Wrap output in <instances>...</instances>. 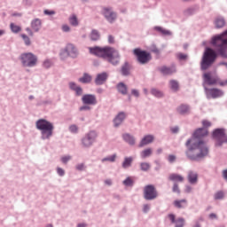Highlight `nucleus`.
Masks as SVG:
<instances>
[{"label":"nucleus","mask_w":227,"mask_h":227,"mask_svg":"<svg viewBox=\"0 0 227 227\" xmlns=\"http://www.w3.org/2000/svg\"><path fill=\"white\" fill-rule=\"evenodd\" d=\"M97 137H98V133L95 130L85 133L81 139L82 148H91V146L97 143Z\"/></svg>","instance_id":"obj_6"},{"label":"nucleus","mask_w":227,"mask_h":227,"mask_svg":"<svg viewBox=\"0 0 227 227\" xmlns=\"http://www.w3.org/2000/svg\"><path fill=\"white\" fill-rule=\"evenodd\" d=\"M150 168H152V165L148 162H141L140 163V169L146 173L147 171H150Z\"/></svg>","instance_id":"obj_36"},{"label":"nucleus","mask_w":227,"mask_h":227,"mask_svg":"<svg viewBox=\"0 0 227 227\" xmlns=\"http://www.w3.org/2000/svg\"><path fill=\"white\" fill-rule=\"evenodd\" d=\"M108 43H114V36L108 35Z\"/></svg>","instance_id":"obj_63"},{"label":"nucleus","mask_w":227,"mask_h":227,"mask_svg":"<svg viewBox=\"0 0 227 227\" xmlns=\"http://www.w3.org/2000/svg\"><path fill=\"white\" fill-rule=\"evenodd\" d=\"M19 59L23 68H34L38 65V56L33 52L21 53Z\"/></svg>","instance_id":"obj_4"},{"label":"nucleus","mask_w":227,"mask_h":227,"mask_svg":"<svg viewBox=\"0 0 227 227\" xmlns=\"http://www.w3.org/2000/svg\"><path fill=\"white\" fill-rule=\"evenodd\" d=\"M226 26V20H224V17L218 16L215 19V27L216 29H221L222 27H224Z\"/></svg>","instance_id":"obj_23"},{"label":"nucleus","mask_w":227,"mask_h":227,"mask_svg":"<svg viewBox=\"0 0 227 227\" xmlns=\"http://www.w3.org/2000/svg\"><path fill=\"white\" fill-rule=\"evenodd\" d=\"M152 155V148H147L140 153L141 159H146Z\"/></svg>","instance_id":"obj_34"},{"label":"nucleus","mask_w":227,"mask_h":227,"mask_svg":"<svg viewBox=\"0 0 227 227\" xmlns=\"http://www.w3.org/2000/svg\"><path fill=\"white\" fill-rule=\"evenodd\" d=\"M82 102L85 106H97V96L94 94H85L82 97Z\"/></svg>","instance_id":"obj_14"},{"label":"nucleus","mask_w":227,"mask_h":227,"mask_svg":"<svg viewBox=\"0 0 227 227\" xmlns=\"http://www.w3.org/2000/svg\"><path fill=\"white\" fill-rule=\"evenodd\" d=\"M158 72L161 73L162 75H173V74H176V65L171 64L170 67H158Z\"/></svg>","instance_id":"obj_13"},{"label":"nucleus","mask_w":227,"mask_h":227,"mask_svg":"<svg viewBox=\"0 0 227 227\" xmlns=\"http://www.w3.org/2000/svg\"><path fill=\"white\" fill-rule=\"evenodd\" d=\"M168 217L170 220V222L172 223V224L176 223L175 227H184V226H185V219L184 217H179L176 220L175 215H173V214H169L168 215Z\"/></svg>","instance_id":"obj_16"},{"label":"nucleus","mask_w":227,"mask_h":227,"mask_svg":"<svg viewBox=\"0 0 227 227\" xmlns=\"http://www.w3.org/2000/svg\"><path fill=\"white\" fill-rule=\"evenodd\" d=\"M43 68H45L46 70H49L52 67V60L51 59H46L43 60L42 64Z\"/></svg>","instance_id":"obj_37"},{"label":"nucleus","mask_w":227,"mask_h":227,"mask_svg":"<svg viewBox=\"0 0 227 227\" xmlns=\"http://www.w3.org/2000/svg\"><path fill=\"white\" fill-rule=\"evenodd\" d=\"M159 193L153 184H147L144 188V198L146 201H152L158 198Z\"/></svg>","instance_id":"obj_12"},{"label":"nucleus","mask_w":227,"mask_h":227,"mask_svg":"<svg viewBox=\"0 0 227 227\" xmlns=\"http://www.w3.org/2000/svg\"><path fill=\"white\" fill-rule=\"evenodd\" d=\"M202 125H203L202 129H208V127H212V122H210L207 120H204V121H202Z\"/></svg>","instance_id":"obj_50"},{"label":"nucleus","mask_w":227,"mask_h":227,"mask_svg":"<svg viewBox=\"0 0 227 227\" xmlns=\"http://www.w3.org/2000/svg\"><path fill=\"white\" fill-rule=\"evenodd\" d=\"M212 137L215 141V146H221L227 143L226 129L224 128L215 129L212 133Z\"/></svg>","instance_id":"obj_7"},{"label":"nucleus","mask_w":227,"mask_h":227,"mask_svg":"<svg viewBox=\"0 0 227 227\" xmlns=\"http://www.w3.org/2000/svg\"><path fill=\"white\" fill-rule=\"evenodd\" d=\"M72 160V156H70V155L63 156L61 158V162H62V164H67L68 160Z\"/></svg>","instance_id":"obj_48"},{"label":"nucleus","mask_w":227,"mask_h":227,"mask_svg":"<svg viewBox=\"0 0 227 227\" xmlns=\"http://www.w3.org/2000/svg\"><path fill=\"white\" fill-rule=\"evenodd\" d=\"M153 139H154V137L153 135H146L145 136L139 145H138V147L139 148H143V146H146V145H150L151 143H153Z\"/></svg>","instance_id":"obj_20"},{"label":"nucleus","mask_w":227,"mask_h":227,"mask_svg":"<svg viewBox=\"0 0 227 227\" xmlns=\"http://www.w3.org/2000/svg\"><path fill=\"white\" fill-rule=\"evenodd\" d=\"M170 90H172V91H178V82H176V80H171Z\"/></svg>","instance_id":"obj_42"},{"label":"nucleus","mask_w":227,"mask_h":227,"mask_svg":"<svg viewBox=\"0 0 227 227\" xmlns=\"http://www.w3.org/2000/svg\"><path fill=\"white\" fill-rule=\"evenodd\" d=\"M102 162H115L116 161V153L112 154L111 156L105 157L101 160Z\"/></svg>","instance_id":"obj_39"},{"label":"nucleus","mask_w":227,"mask_h":227,"mask_svg":"<svg viewBox=\"0 0 227 227\" xmlns=\"http://www.w3.org/2000/svg\"><path fill=\"white\" fill-rule=\"evenodd\" d=\"M75 92L76 97H81L82 95V88L79 86L77 89L74 90Z\"/></svg>","instance_id":"obj_52"},{"label":"nucleus","mask_w":227,"mask_h":227,"mask_svg":"<svg viewBox=\"0 0 227 227\" xmlns=\"http://www.w3.org/2000/svg\"><path fill=\"white\" fill-rule=\"evenodd\" d=\"M208 136V129L205 128L197 129L192 136L184 144L186 150L184 154L192 162H201L208 155V146L203 137Z\"/></svg>","instance_id":"obj_1"},{"label":"nucleus","mask_w":227,"mask_h":227,"mask_svg":"<svg viewBox=\"0 0 227 227\" xmlns=\"http://www.w3.org/2000/svg\"><path fill=\"white\" fill-rule=\"evenodd\" d=\"M125 118H127V114H125V112H120L119 114H117L114 119V127H120V125H121L123 121H125Z\"/></svg>","instance_id":"obj_17"},{"label":"nucleus","mask_w":227,"mask_h":227,"mask_svg":"<svg viewBox=\"0 0 227 227\" xmlns=\"http://www.w3.org/2000/svg\"><path fill=\"white\" fill-rule=\"evenodd\" d=\"M176 160V156L175 154H170L168 155V161L170 163V164H173V162H175Z\"/></svg>","instance_id":"obj_51"},{"label":"nucleus","mask_w":227,"mask_h":227,"mask_svg":"<svg viewBox=\"0 0 227 227\" xmlns=\"http://www.w3.org/2000/svg\"><path fill=\"white\" fill-rule=\"evenodd\" d=\"M89 52L92 56H96L97 58H101L112 67H118L120 62L121 61V55L120 51L114 47L111 46H94L89 47Z\"/></svg>","instance_id":"obj_2"},{"label":"nucleus","mask_w":227,"mask_h":227,"mask_svg":"<svg viewBox=\"0 0 227 227\" xmlns=\"http://www.w3.org/2000/svg\"><path fill=\"white\" fill-rule=\"evenodd\" d=\"M76 169L77 171H84V169H86V166L84 165V163H80L78 165H76Z\"/></svg>","instance_id":"obj_53"},{"label":"nucleus","mask_w":227,"mask_h":227,"mask_svg":"<svg viewBox=\"0 0 227 227\" xmlns=\"http://www.w3.org/2000/svg\"><path fill=\"white\" fill-rule=\"evenodd\" d=\"M101 14L103 17L109 22V24H114L116 22V19H118V13L113 10V7H102Z\"/></svg>","instance_id":"obj_10"},{"label":"nucleus","mask_w":227,"mask_h":227,"mask_svg":"<svg viewBox=\"0 0 227 227\" xmlns=\"http://www.w3.org/2000/svg\"><path fill=\"white\" fill-rule=\"evenodd\" d=\"M10 27H11V31L12 33H15V34L20 33V31H22V27H20V26L15 25V23H11Z\"/></svg>","instance_id":"obj_38"},{"label":"nucleus","mask_w":227,"mask_h":227,"mask_svg":"<svg viewBox=\"0 0 227 227\" xmlns=\"http://www.w3.org/2000/svg\"><path fill=\"white\" fill-rule=\"evenodd\" d=\"M69 132H71V134H78L79 127H77V125H75V124L70 125Z\"/></svg>","instance_id":"obj_43"},{"label":"nucleus","mask_w":227,"mask_h":227,"mask_svg":"<svg viewBox=\"0 0 227 227\" xmlns=\"http://www.w3.org/2000/svg\"><path fill=\"white\" fill-rule=\"evenodd\" d=\"M35 127L37 130H40L43 141L51 140V137L54 135V124L45 119L36 121Z\"/></svg>","instance_id":"obj_3"},{"label":"nucleus","mask_w":227,"mask_h":227,"mask_svg":"<svg viewBox=\"0 0 227 227\" xmlns=\"http://www.w3.org/2000/svg\"><path fill=\"white\" fill-rule=\"evenodd\" d=\"M133 54L137 56V61H138L140 65H146V63L152 60V55L150 54V52L146 51H142L139 48H136L133 51Z\"/></svg>","instance_id":"obj_9"},{"label":"nucleus","mask_w":227,"mask_h":227,"mask_svg":"<svg viewBox=\"0 0 227 227\" xmlns=\"http://www.w3.org/2000/svg\"><path fill=\"white\" fill-rule=\"evenodd\" d=\"M25 31H27V33H28L29 36H34V33H33V30L30 28V27H27L25 29Z\"/></svg>","instance_id":"obj_62"},{"label":"nucleus","mask_w":227,"mask_h":227,"mask_svg":"<svg viewBox=\"0 0 227 227\" xmlns=\"http://www.w3.org/2000/svg\"><path fill=\"white\" fill-rule=\"evenodd\" d=\"M184 192H185L187 194H191V192H192V186H191V185H186Z\"/></svg>","instance_id":"obj_60"},{"label":"nucleus","mask_w":227,"mask_h":227,"mask_svg":"<svg viewBox=\"0 0 227 227\" xmlns=\"http://www.w3.org/2000/svg\"><path fill=\"white\" fill-rule=\"evenodd\" d=\"M150 51L151 52H153V54H157V55L160 54V50H159V48H157V45L155 44H152L150 46Z\"/></svg>","instance_id":"obj_45"},{"label":"nucleus","mask_w":227,"mask_h":227,"mask_svg":"<svg viewBox=\"0 0 227 227\" xmlns=\"http://www.w3.org/2000/svg\"><path fill=\"white\" fill-rule=\"evenodd\" d=\"M79 86H77V83H75L74 82H69V89L72 90V91H74L75 90L78 89Z\"/></svg>","instance_id":"obj_49"},{"label":"nucleus","mask_w":227,"mask_h":227,"mask_svg":"<svg viewBox=\"0 0 227 227\" xmlns=\"http://www.w3.org/2000/svg\"><path fill=\"white\" fill-rule=\"evenodd\" d=\"M149 211H150V205H148V204L144 205L143 213L148 214Z\"/></svg>","instance_id":"obj_59"},{"label":"nucleus","mask_w":227,"mask_h":227,"mask_svg":"<svg viewBox=\"0 0 227 227\" xmlns=\"http://www.w3.org/2000/svg\"><path fill=\"white\" fill-rule=\"evenodd\" d=\"M60 59L65 61L67 58H72L75 59L79 57V50L74 45V43H67L66 47L60 51Z\"/></svg>","instance_id":"obj_5"},{"label":"nucleus","mask_w":227,"mask_h":227,"mask_svg":"<svg viewBox=\"0 0 227 227\" xmlns=\"http://www.w3.org/2000/svg\"><path fill=\"white\" fill-rule=\"evenodd\" d=\"M108 78H109V74H107V72H102L98 74L94 80L95 85L102 86V84H104Z\"/></svg>","instance_id":"obj_15"},{"label":"nucleus","mask_w":227,"mask_h":227,"mask_svg":"<svg viewBox=\"0 0 227 227\" xmlns=\"http://www.w3.org/2000/svg\"><path fill=\"white\" fill-rule=\"evenodd\" d=\"M176 111L182 116H185V114L191 113V106L189 105L182 104L176 108Z\"/></svg>","instance_id":"obj_22"},{"label":"nucleus","mask_w":227,"mask_h":227,"mask_svg":"<svg viewBox=\"0 0 227 227\" xmlns=\"http://www.w3.org/2000/svg\"><path fill=\"white\" fill-rule=\"evenodd\" d=\"M172 192H176V194H180V187H178V183H174L172 187Z\"/></svg>","instance_id":"obj_47"},{"label":"nucleus","mask_w":227,"mask_h":227,"mask_svg":"<svg viewBox=\"0 0 227 227\" xmlns=\"http://www.w3.org/2000/svg\"><path fill=\"white\" fill-rule=\"evenodd\" d=\"M69 22L71 26H74V27H77V26H79V20H77V16L75 14H73L69 18Z\"/></svg>","instance_id":"obj_35"},{"label":"nucleus","mask_w":227,"mask_h":227,"mask_svg":"<svg viewBox=\"0 0 227 227\" xmlns=\"http://www.w3.org/2000/svg\"><path fill=\"white\" fill-rule=\"evenodd\" d=\"M154 31H157V33H160V35H162L163 36H171V35H173V33L168 29H165L162 27H159V26H155L153 27Z\"/></svg>","instance_id":"obj_27"},{"label":"nucleus","mask_w":227,"mask_h":227,"mask_svg":"<svg viewBox=\"0 0 227 227\" xmlns=\"http://www.w3.org/2000/svg\"><path fill=\"white\" fill-rule=\"evenodd\" d=\"M123 185H125L126 187H133L134 186V180H132V178H130V176H128L123 182H122Z\"/></svg>","instance_id":"obj_40"},{"label":"nucleus","mask_w":227,"mask_h":227,"mask_svg":"<svg viewBox=\"0 0 227 227\" xmlns=\"http://www.w3.org/2000/svg\"><path fill=\"white\" fill-rule=\"evenodd\" d=\"M188 182L189 184H191L192 185H195V184H198V173H195L192 170H190L188 172Z\"/></svg>","instance_id":"obj_24"},{"label":"nucleus","mask_w":227,"mask_h":227,"mask_svg":"<svg viewBox=\"0 0 227 227\" xmlns=\"http://www.w3.org/2000/svg\"><path fill=\"white\" fill-rule=\"evenodd\" d=\"M62 31L64 33H70V27L68 25H63L62 26Z\"/></svg>","instance_id":"obj_58"},{"label":"nucleus","mask_w":227,"mask_h":227,"mask_svg":"<svg viewBox=\"0 0 227 227\" xmlns=\"http://www.w3.org/2000/svg\"><path fill=\"white\" fill-rule=\"evenodd\" d=\"M30 26L33 31H35V33H38V31L42 29V20L38 18L32 20Z\"/></svg>","instance_id":"obj_21"},{"label":"nucleus","mask_w":227,"mask_h":227,"mask_svg":"<svg viewBox=\"0 0 227 227\" xmlns=\"http://www.w3.org/2000/svg\"><path fill=\"white\" fill-rule=\"evenodd\" d=\"M176 58L179 61H185L187 59V54L179 52L176 54Z\"/></svg>","instance_id":"obj_46"},{"label":"nucleus","mask_w":227,"mask_h":227,"mask_svg":"<svg viewBox=\"0 0 227 227\" xmlns=\"http://www.w3.org/2000/svg\"><path fill=\"white\" fill-rule=\"evenodd\" d=\"M199 10V7L197 5H192L191 7H188L184 11V17H191V15H194Z\"/></svg>","instance_id":"obj_29"},{"label":"nucleus","mask_w":227,"mask_h":227,"mask_svg":"<svg viewBox=\"0 0 227 227\" xmlns=\"http://www.w3.org/2000/svg\"><path fill=\"white\" fill-rule=\"evenodd\" d=\"M78 81L79 82H82V84H90L92 81V77L90 74L84 73L82 77H80Z\"/></svg>","instance_id":"obj_30"},{"label":"nucleus","mask_w":227,"mask_h":227,"mask_svg":"<svg viewBox=\"0 0 227 227\" xmlns=\"http://www.w3.org/2000/svg\"><path fill=\"white\" fill-rule=\"evenodd\" d=\"M116 89L118 93H121V95H127V93H129V88L123 82H119L116 85Z\"/></svg>","instance_id":"obj_25"},{"label":"nucleus","mask_w":227,"mask_h":227,"mask_svg":"<svg viewBox=\"0 0 227 227\" xmlns=\"http://www.w3.org/2000/svg\"><path fill=\"white\" fill-rule=\"evenodd\" d=\"M43 13L44 15H56V12L49 10H44Z\"/></svg>","instance_id":"obj_61"},{"label":"nucleus","mask_w":227,"mask_h":227,"mask_svg":"<svg viewBox=\"0 0 227 227\" xmlns=\"http://www.w3.org/2000/svg\"><path fill=\"white\" fill-rule=\"evenodd\" d=\"M204 93L206 95V98L207 100L210 99H215V98H221V97H224V91L221 89L217 88H208L205 87Z\"/></svg>","instance_id":"obj_11"},{"label":"nucleus","mask_w":227,"mask_h":227,"mask_svg":"<svg viewBox=\"0 0 227 227\" xmlns=\"http://www.w3.org/2000/svg\"><path fill=\"white\" fill-rule=\"evenodd\" d=\"M168 180H170V182H174V184H176V182L182 183L184 182V176L180 174L172 173L168 176Z\"/></svg>","instance_id":"obj_28"},{"label":"nucleus","mask_w":227,"mask_h":227,"mask_svg":"<svg viewBox=\"0 0 227 227\" xmlns=\"http://www.w3.org/2000/svg\"><path fill=\"white\" fill-rule=\"evenodd\" d=\"M151 95L156 98H162L164 97V92L156 88H153L151 89Z\"/></svg>","instance_id":"obj_33"},{"label":"nucleus","mask_w":227,"mask_h":227,"mask_svg":"<svg viewBox=\"0 0 227 227\" xmlns=\"http://www.w3.org/2000/svg\"><path fill=\"white\" fill-rule=\"evenodd\" d=\"M174 207H176V208H185V207H187V200H175Z\"/></svg>","instance_id":"obj_32"},{"label":"nucleus","mask_w":227,"mask_h":227,"mask_svg":"<svg viewBox=\"0 0 227 227\" xmlns=\"http://www.w3.org/2000/svg\"><path fill=\"white\" fill-rule=\"evenodd\" d=\"M215 200H223L224 199V192L219 191L216 193H215L214 196Z\"/></svg>","instance_id":"obj_44"},{"label":"nucleus","mask_w":227,"mask_h":227,"mask_svg":"<svg viewBox=\"0 0 227 227\" xmlns=\"http://www.w3.org/2000/svg\"><path fill=\"white\" fill-rule=\"evenodd\" d=\"M226 81L219 82L218 76L212 75V73H205L203 74L202 86H203L204 90H205V88H207V86H215V84H220V86H226L227 83H224L223 85H222L223 82H226Z\"/></svg>","instance_id":"obj_8"},{"label":"nucleus","mask_w":227,"mask_h":227,"mask_svg":"<svg viewBox=\"0 0 227 227\" xmlns=\"http://www.w3.org/2000/svg\"><path fill=\"white\" fill-rule=\"evenodd\" d=\"M57 174L59 175V176H65V169H63L62 168L58 167L57 168Z\"/></svg>","instance_id":"obj_54"},{"label":"nucleus","mask_w":227,"mask_h":227,"mask_svg":"<svg viewBox=\"0 0 227 227\" xmlns=\"http://www.w3.org/2000/svg\"><path fill=\"white\" fill-rule=\"evenodd\" d=\"M21 38L27 47H29V45H31V39L26 34H21Z\"/></svg>","instance_id":"obj_41"},{"label":"nucleus","mask_w":227,"mask_h":227,"mask_svg":"<svg viewBox=\"0 0 227 227\" xmlns=\"http://www.w3.org/2000/svg\"><path fill=\"white\" fill-rule=\"evenodd\" d=\"M132 162H134V158L132 156L124 157V160L121 163V168L123 169H129L132 167Z\"/></svg>","instance_id":"obj_26"},{"label":"nucleus","mask_w":227,"mask_h":227,"mask_svg":"<svg viewBox=\"0 0 227 227\" xmlns=\"http://www.w3.org/2000/svg\"><path fill=\"white\" fill-rule=\"evenodd\" d=\"M79 111H91V106L84 105L79 108Z\"/></svg>","instance_id":"obj_56"},{"label":"nucleus","mask_w":227,"mask_h":227,"mask_svg":"<svg viewBox=\"0 0 227 227\" xmlns=\"http://www.w3.org/2000/svg\"><path fill=\"white\" fill-rule=\"evenodd\" d=\"M120 73L122 77H129V75H130V63H129V61L122 64Z\"/></svg>","instance_id":"obj_18"},{"label":"nucleus","mask_w":227,"mask_h":227,"mask_svg":"<svg viewBox=\"0 0 227 227\" xmlns=\"http://www.w3.org/2000/svg\"><path fill=\"white\" fill-rule=\"evenodd\" d=\"M170 132L172 134H178V132H180V128L178 126L172 127Z\"/></svg>","instance_id":"obj_55"},{"label":"nucleus","mask_w":227,"mask_h":227,"mask_svg":"<svg viewBox=\"0 0 227 227\" xmlns=\"http://www.w3.org/2000/svg\"><path fill=\"white\" fill-rule=\"evenodd\" d=\"M131 95H133V97H136L137 98H138V97H139V90H137L136 89H132L131 90Z\"/></svg>","instance_id":"obj_57"},{"label":"nucleus","mask_w":227,"mask_h":227,"mask_svg":"<svg viewBox=\"0 0 227 227\" xmlns=\"http://www.w3.org/2000/svg\"><path fill=\"white\" fill-rule=\"evenodd\" d=\"M122 139L129 146H135L136 145V137H134V136L130 135V133L122 134Z\"/></svg>","instance_id":"obj_19"},{"label":"nucleus","mask_w":227,"mask_h":227,"mask_svg":"<svg viewBox=\"0 0 227 227\" xmlns=\"http://www.w3.org/2000/svg\"><path fill=\"white\" fill-rule=\"evenodd\" d=\"M209 219H217V215H215V213H211L209 215Z\"/></svg>","instance_id":"obj_64"},{"label":"nucleus","mask_w":227,"mask_h":227,"mask_svg":"<svg viewBox=\"0 0 227 227\" xmlns=\"http://www.w3.org/2000/svg\"><path fill=\"white\" fill-rule=\"evenodd\" d=\"M90 37L91 42H98L100 40V32L97 29H92Z\"/></svg>","instance_id":"obj_31"}]
</instances>
